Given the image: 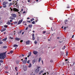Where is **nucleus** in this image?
Masks as SVG:
<instances>
[{
    "label": "nucleus",
    "mask_w": 75,
    "mask_h": 75,
    "mask_svg": "<svg viewBox=\"0 0 75 75\" xmlns=\"http://www.w3.org/2000/svg\"><path fill=\"white\" fill-rule=\"evenodd\" d=\"M6 52L4 53H0V59H4L6 57Z\"/></svg>",
    "instance_id": "f257e3e1"
},
{
    "label": "nucleus",
    "mask_w": 75,
    "mask_h": 75,
    "mask_svg": "<svg viewBox=\"0 0 75 75\" xmlns=\"http://www.w3.org/2000/svg\"><path fill=\"white\" fill-rule=\"evenodd\" d=\"M37 69H36L35 70V72L36 73H38V72L40 71V69L39 68H40V67H37Z\"/></svg>",
    "instance_id": "f03ea898"
},
{
    "label": "nucleus",
    "mask_w": 75,
    "mask_h": 75,
    "mask_svg": "<svg viewBox=\"0 0 75 75\" xmlns=\"http://www.w3.org/2000/svg\"><path fill=\"white\" fill-rule=\"evenodd\" d=\"M23 19H21L18 22V25H19V24H20L22 22H23Z\"/></svg>",
    "instance_id": "7ed1b4c3"
},
{
    "label": "nucleus",
    "mask_w": 75,
    "mask_h": 75,
    "mask_svg": "<svg viewBox=\"0 0 75 75\" xmlns=\"http://www.w3.org/2000/svg\"><path fill=\"white\" fill-rule=\"evenodd\" d=\"M13 10L14 11H16L17 12L19 11V10L18 9L15 8H13Z\"/></svg>",
    "instance_id": "20e7f679"
},
{
    "label": "nucleus",
    "mask_w": 75,
    "mask_h": 75,
    "mask_svg": "<svg viewBox=\"0 0 75 75\" xmlns=\"http://www.w3.org/2000/svg\"><path fill=\"white\" fill-rule=\"evenodd\" d=\"M11 16H12L13 17H15V18L17 17V15L16 14H11Z\"/></svg>",
    "instance_id": "39448f33"
},
{
    "label": "nucleus",
    "mask_w": 75,
    "mask_h": 75,
    "mask_svg": "<svg viewBox=\"0 0 75 75\" xmlns=\"http://www.w3.org/2000/svg\"><path fill=\"white\" fill-rule=\"evenodd\" d=\"M8 4V2L5 1V2H4L3 3V5L4 6L5 5H6V4Z\"/></svg>",
    "instance_id": "423d86ee"
},
{
    "label": "nucleus",
    "mask_w": 75,
    "mask_h": 75,
    "mask_svg": "<svg viewBox=\"0 0 75 75\" xmlns=\"http://www.w3.org/2000/svg\"><path fill=\"white\" fill-rule=\"evenodd\" d=\"M33 40H35V38H34V34L33 33L32 34Z\"/></svg>",
    "instance_id": "0eeeda50"
},
{
    "label": "nucleus",
    "mask_w": 75,
    "mask_h": 75,
    "mask_svg": "<svg viewBox=\"0 0 75 75\" xmlns=\"http://www.w3.org/2000/svg\"><path fill=\"white\" fill-rule=\"evenodd\" d=\"M33 53L34 54L36 55V54H37V53H38V52L36 51H34L33 52Z\"/></svg>",
    "instance_id": "6e6552de"
},
{
    "label": "nucleus",
    "mask_w": 75,
    "mask_h": 75,
    "mask_svg": "<svg viewBox=\"0 0 75 75\" xmlns=\"http://www.w3.org/2000/svg\"><path fill=\"white\" fill-rule=\"evenodd\" d=\"M18 46L17 45H13V47H15L16 48L18 47Z\"/></svg>",
    "instance_id": "1a4fd4ad"
},
{
    "label": "nucleus",
    "mask_w": 75,
    "mask_h": 75,
    "mask_svg": "<svg viewBox=\"0 0 75 75\" xmlns=\"http://www.w3.org/2000/svg\"><path fill=\"white\" fill-rule=\"evenodd\" d=\"M31 67H32L31 64V63L29 64V65L28 66V68H31Z\"/></svg>",
    "instance_id": "9d476101"
},
{
    "label": "nucleus",
    "mask_w": 75,
    "mask_h": 75,
    "mask_svg": "<svg viewBox=\"0 0 75 75\" xmlns=\"http://www.w3.org/2000/svg\"><path fill=\"white\" fill-rule=\"evenodd\" d=\"M26 44L27 45H28L30 44V41L28 40L26 42Z\"/></svg>",
    "instance_id": "9b49d317"
},
{
    "label": "nucleus",
    "mask_w": 75,
    "mask_h": 75,
    "mask_svg": "<svg viewBox=\"0 0 75 75\" xmlns=\"http://www.w3.org/2000/svg\"><path fill=\"white\" fill-rule=\"evenodd\" d=\"M19 62H20V61H19V60H16V64H19Z\"/></svg>",
    "instance_id": "f8f14e48"
},
{
    "label": "nucleus",
    "mask_w": 75,
    "mask_h": 75,
    "mask_svg": "<svg viewBox=\"0 0 75 75\" xmlns=\"http://www.w3.org/2000/svg\"><path fill=\"white\" fill-rule=\"evenodd\" d=\"M15 40H16L17 41H19L20 40V39L18 38H16Z\"/></svg>",
    "instance_id": "ddd939ff"
},
{
    "label": "nucleus",
    "mask_w": 75,
    "mask_h": 75,
    "mask_svg": "<svg viewBox=\"0 0 75 75\" xmlns=\"http://www.w3.org/2000/svg\"><path fill=\"white\" fill-rule=\"evenodd\" d=\"M23 63L24 64H25L27 62V60H25L24 61H23Z\"/></svg>",
    "instance_id": "4468645a"
},
{
    "label": "nucleus",
    "mask_w": 75,
    "mask_h": 75,
    "mask_svg": "<svg viewBox=\"0 0 75 75\" xmlns=\"http://www.w3.org/2000/svg\"><path fill=\"white\" fill-rule=\"evenodd\" d=\"M27 68L26 67H25L24 68V71H27Z\"/></svg>",
    "instance_id": "2eb2a0df"
},
{
    "label": "nucleus",
    "mask_w": 75,
    "mask_h": 75,
    "mask_svg": "<svg viewBox=\"0 0 75 75\" xmlns=\"http://www.w3.org/2000/svg\"><path fill=\"white\" fill-rule=\"evenodd\" d=\"M35 62H36V60H35V59H34L33 60V64H34V63H35Z\"/></svg>",
    "instance_id": "dca6fc26"
},
{
    "label": "nucleus",
    "mask_w": 75,
    "mask_h": 75,
    "mask_svg": "<svg viewBox=\"0 0 75 75\" xmlns=\"http://www.w3.org/2000/svg\"><path fill=\"white\" fill-rule=\"evenodd\" d=\"M10 19H11V20H14V18H13V17H11L10 18Z\"/></svg>",
    "instance_id": "f3484780"
},
{
    "label": "nucleus",
    "mask_w": 75,
    "mask_h": 75,
    "mask_svg": "<svg viewBox=\"0 0 75 75\" xmlns=\"http://www.w3.org/2000/svg\"><path fill=\"white\" fill-rule=\"evenodd\" d=\"M32 25H28V27H29V28H31L32 27Z\"/></svg>",
    "instance_id": "a211bd4d"
},
{
    "label": "nucleus",
    "mask_w": 75,
    "mask_h": 75,
    "mask_svg": "<svg viewBox=\"0 0 75 75\" xmlns=\"http://www.w3.org/2000/svg\"><path fill=\"white\" fill-rule=\"evenodd\" d=\"M7 24H8V25H9V24H10V22L9 21H8L6 23Z\"/></svg>",
    "instance_id": "6ab92c4d"
},
{
    "label": "nucleus",
    "mask_w": 75,
    "mask_h": 75,
    "mask_svg": "<svg viewBox=\"0 0 75 75\" xmlns=\"http://www.w3.org/2000/svg\"><path fill=\"white\" fill-rule=\"evenodd\" d=\"M47 74V75H48L49 74L48 73V72H47V73H44V74H43V75H46V74Z\"/></svg>",
    "instance_id": "aec40b11"
},
{
    "label": "nucleus",
    "mask_w": 75,
    "mask_h": 75,
    "mask_svg": "<svg viewBox=\"0 0 75 75\" xmlns=\"http://www.w3.org/2000/svg\"><path fill=\"white\" fill-rule=\"evenodd\" d=\"M34 18H32V19H30V21L31 22H32V21H34Z\"/></svg>",
    "instance_id": "412c9836"
},
{
    "label": "nucleus",
    "mask_w": 75,
    "mask_h": 75,
    "mask_svg": "<svg viewBox=\"0 0 75 75\" xmlns=\"http://www.w3.org/2000/svg\"><path fill=\"white\" fill-rule=\"evenodd\" d=\"M42 72H43V71L42 70L39 72V74H42Z\"/></svg>",
    "instance_id": "4be33fe9"
},
{
    "label": "nucleus",
    "mask_w": 75,
    "mask_h": 75,
    "mask_svg": "<svg viewBox=\"0 0 75 75\" xmlns=\"http://www.w3.org/2000/svg\"><path fill=\"white\" fill-rule=\"evenodd\" d=\"M41 58L40 57L39 59V62H40V61H41Z\"/></svg>",
    "instance_id": "5701e85b"
},
{
    "label": "nucleus",
    "mask_w": 75,
    "mask_h": 75,
    "mask_svg": "<svg viewBox=\"0 0 75 75\" xmlns=\"http://www.w3.org/2000/svg\"><path fill=\"white\" fill-rule=\"evenodd\" d=\"M7 40V38H6L2 40L3 41H6Z\"/></svg>",
    "instance_id": "b1692460"
},
{
    "label": "nucleus",
    "mask_w": 75,
    "mask_h": 75,
    "mask_svg": "<svg viewBox=\"0 0 75 75\" xmlns=\"http://www.w3.org/2000/svg\"><path fill=\"white\" fill-rule=\"evenodd\" d=\"M11 5H12V3H10L9 5V7H10Z\"/></svg>",
    "instance_id": "393cba45"
},
{
    "label": "nucleus",
    "mask_w": 75,
    "mask_h": 75,
    "mask_svg": "<svg viewBox=\"0 0 75 75\" xmlns=\"http://www.w3.org/2000/svg\"><path fill=\"white\" fill-rule=\"evenodd\" d=\"M4 27H5V28H7V27H8V26L7 25H4Z\"/></svg>",
    "instance_id": "a878e982"
},
{
    "label": "nucleus",
    "mask_w": 75,
    "mask_h": 75,
    "mask_svg": "<svg viewBox=\"0 0 75 75\" xmlns=\"http://www.w3.org/2000/svg\"><path fill=\"white\" fill-rule=\"evenodd\" d=\"M3 48H4L5 49L6 48H7V46H3Z\"/></svg>",
    "instance_id": "bb28decb"
},
{
    "label": "nucleus",
    "mask_w": 75,
    "mask_h": 75,
    "mask_svg": "<svg viewBox=\"0 0 75 75\" xmlns=\"http://www.w3.org/2000/svg\"><path fill=\"white\" fill-rule=\"evenodd\" d=\"M32 24H35V21H33L32 22Z\"/></svg>",
    "instance_id": "cd10ccee"
},
{
    "label": "nucleus",
    "mask_w": 75,
    "mask_h": 75,
    "mask_svg": "<svg viewBox=\"0 0 75 75\" xmlns=\"http://www.w3.org/2000/svg\"><path fill=\"white\" fill-rule=\"evenodd\" d=\"M30 60L28 61L27 62V64H29V63H30Z\"/></svg>",
    "instance_id": "c85d7f7f"
},
{
    "label": "nucleus",
    "mask_w": 75,
    "mask_h": 75,
    "mask_svg": "<svg viewBox=\"0 0 75 75\" xmlns=\"http://www.w3.org/2000/svg\"><path fill=\"white\" fill-rule=\"evenodd\" d=\"M35 44H37V41H35Z\"/></svg>",
    "instance_id": "c756f323"
},
{
    "label": "nucleus",
    "mask_w": 75,
    "mask_h": 75,
    "mask_svg": "<svg viewBox=\"0 0 75 75\" xmlns=\"http://www.w3.org/2000/svg\"><path fill=\"white\" fill-rule=\"evenodd\" d=\"M3 44V42H1V41H0V44Z\"/></svg>",
    "instance_id": "7c9ffc66"
},
{
    "label": "nucleus",
    "mask_w": 75,
    "mask_h": 75,
    "mask_svg": "<svg viewBox=\"0 0 75 75\" xmlns=\"http://www.w3.org/2000/svg\"><path fill=\"white\" fill-rule=\"evenodd\" d=\"M17 67H15V69H16V71H17Z\"/></svg>",
    "instance_id": "2f4dec72"
},
{
    "label": "nucleus",
    "mask_w": 75,
    "mask_h": 75,
    "mask_svg": "<svg viewBox=\"0 0 75 75\" xmlns=\"http://www.w3.org/2000/svg\"><path fill=\"white\" fill-rule=\"evenodd\" d=\"M45 33H46V31H44L43 32V34H45Z\"/></svg>",
    "instance_id": "473e14b6"
},
{
    "label": "nucleus",
    "mask_w": 75,
    "mask_h": 75,
    "mask_svg": "<svg viewBox=\"0 0 75 75\" xmlns=\"http://www.w3.org/2000/svg\"><path fill=\"white\" fill-rule=\"evenodd\" d=\"M6 5H5L3 6V7H4V8H6Z\"/></svg>",
    "instance_id": "72a5a7b5"
},
{
    "label": "nucleus",
    "mask_w": 75,
    "mask_h": 75,
    "mask_svg": "<svg viewBox=\"0 0 75 75\" xmlns=\"http://www.w3.org/2000/svg\"><path fill=\"white\" fill-rule=\"evenodd\" d=\"M3 30H4V31H6V28H4Z\"/></svg>",
    "instance_id": "f704fd0d"
},
{
    "label": "nucleus",
    "mask_w": 75,
    "mask_h": 75,
    "mask_svg": "<svg viewBox=\"0 0 75 75\" xmlns=\"http://www.w3.org/2000/svg\"><path fill=\"white\" fill-rule=\"evenodd\" d=\"M65 48H64V47H63L62 48V50H65Z\"/></svg>",
    "instance_id": "c9c22d12"
},
{
    "label": "nucleus",
    "mask_w": 75,
    "mask_h": 75,
    "mask_svg": "<svg viewBox=\"0 0 75 75\" xmlns=\"http://www.w3.org/2000/svg\"><path fill=\"white\" fill-rule=\"evenodd\" d=\"M3 62V60H0V62Z\"/></svg>",
    "instance_id": "e433bc0d"
},
{
    "label": "nucleus",
    "mask_w": 75,
    "mask_h": 75,
    "mask_svg": "<svg viewBox=\"0 0 75 75\" xmlns=\"http://www.w3.org/2000/svg\"><path fill=\"white\" fill-rule=\"evenodd\" d=\"M66 55H67V56H68V52H66Z\"/></svg>",
    "instance_id": "4c0bfd02"
},
{
    "label": "nucleus",
    "mask_w": 75,
    "mask_h": 75,
    "mask_svg": "<svg viewBox=\"0 0 75 75\" xmlns=\"http://www.w3.org/2000/svg\"><path fill=\"white\" fill-rule=\"evenodd\" d=\"M13 51H10V53H11V54H12L13 53Z\"/></svg>",
    "instance_id": "58836bf2"
},
{
    "label": "nucleus",
    "mask_w": 75,
    "mask_h": 75,
    "mask_svg": "<svg viewBox=\"0 0 75 75\" xmlns=\"http://www.w3.org/2000/svg\"><path fill=\"white\" fill-rule=\"evenodd\" d=\"M9 38H10V39H13V38H11V37H9Z\"/></svg>",
    "instance_id": "ea45409f"
},
{
    "label": "nucleus",
    "mask_w": 75,
    "mask_h": 75,
    "mask_svg": "<svg viewBox=\"0 0 75 75\" xmlns=\"http://www.w3.org/2000/svg\"><path fill=\"white\" fill-rule=\"evenodd\" d=\"M50 62H53V60H50Z\"/></svg>",
    "instance_id": "a19ab883"
},
{
    "label": "nucleus",
    "mask_w": 75,
    "mask_h": 75,
    "mask_svg": "<svg viewBox=\"0 0 75 75\" xmlns=\"http://www.w3.org/2000/svg\"><path fill=\"white\" fill-rule=\"evenodd\" d=\"M66 28H67V27H64V30H65L66 29Z\"/></svg>",
    "instance_id": "79ce46f5"
},
{
    "label": "nucleus",
    "mask_w": 75,
    "mask_h": 75,
    "mask_svg": "<svg viewBox=\"0 0 75 75\" xmlns=\"http://www.w3.org/2000/svg\"><path fill=\"white\" fill-rule=\"evenodd\" d=\"M10 9H11V11H13V9L11 8H10Z\"/></svg>",
    "instance_id": "37998d69"
},
{
    "label": "nucleus",
    "mask_w": 75,
    "mask_h": 75,
    "mask_svg": "<svg viewBox=\"0 0 75 75\" xmlns=\"http://www.w3.org/2000/svg\"><path fill=\"white\" fill-rule=\"evenodd\" d=\"M74 35H73L72 36V38H74Z\"/></svg>",
    "instance_id": "c03bdc74"
},
{
    "label": "nucleus",
    "mask_w": 75,
    "mask_h": 75,
    "mask_svg": "<svg viewBox=\"0 0 75 75\" xmlns=\"http://www.w3.org/2000/svg\"><path fill=\"white\" fill-rule=\"evenodd\" d=\"M3 31H4V30H1V32H3Z\"/></svg>",
    "instance_id": "a18cd8bd"
},
{
    "label": "nucleus",
    "mask_w": 75,
    "mask_h": 75,
    "mask_svg": "<svg viewBox=\"0 0 75 75\" xmlns=\"http://www.w3.org/2000/svg\"><path fill=\"white\" fill-rule=\"evenodd\" d=\"M28 29V27H26L25 29V30H27Z\"/></svg>",
    "instance_id": "49530a36"
},
{
    "label": "nucleus",
    "mask_w": 75,
    "mask_h": 75,
    "mask_svg": "<svg viewBox=\"0 0 75 75\" xmlns=\"http://www.w3.org/2000/svg\"><path fill=\"white\" fill-rule=\"evenodd\" d=\"M42 64H43V61H42Z\"/></svg>",
    "instance_id": "de8ad7c7"
},
{
    "label": "nucleus",
    "mask_w": 75,
    "mask_h": 75,
    "mask_svg": "<svg viewBox=\"0 0 75 75\" xmlns=\"http://www.w3.org/2000/svg\"><path fill=\"white\" fill-rule=\"evenodd\" d=\"M24 13H25V11L23 12V14H24Z\"/></svg>",
    "instance_id": "09e8293b"
},
{
    "label": "nucleus",
    "mask_w": 75,
    "mask_h": 75,
    "mask_svg": "<svg viewBox=\"0 0 75 75\" xmlns=\"http://www.w3.org/2000/svg\"><path fill=\"white\" fill-rule=\"evenodd\" d=\"M23 40H21L20 41L21 42H23Z\"/></svg>",
    "instance_id": "8fccbe9b"
},
{
    "label": "nucleus",
    "mask_w": 75,
    "mask_h": 75,
    "mask_svg": "<svg viewBox=\"0 0 75 75\" xmlns=\"http://www.w3.org/2000/svg\"><path fill=\"white\" fill-rule=\"evenodd\" d=\"M10 22H11L12 21H13V20H11L10 21Z\"/></svg>",
    "instance_id": "3c124183"
},
{
    "label": "nucleus",
    "mask_w": 75,
    "mask_h": 75,
    "mask_svg": "<svg viewBox=\"0 0 75 75\" xmlns=\"http://www.w3.org/2000/svg\"><path fill=\"white\" fill-rule=\"evenodd\" d=\"M27 22H28V23H30V21H28Z\"/></svg>",
    "instance_id": "603ef678"
},
{
    "label": "nucleus",
    "mask_w": 75,
    "mask_h": 75,
    "mask_svg": "<svg viewBox=\"0 0 75 75\" xmlns=\"http://www.w3.org/2000/svg\"><path fill=\"white\" fill-rule=\"evenodd\" d=\"M67 8H69V6H67Z\"/></svg>",
    "instance_id": "864d4df0"
},
{
    "label": "nucleus",
    "mask_w": 75,
    "mask_h": 75,
    "mask_svg": "<svg viewBox=\"0 0 75 75\" xmlns=\"http://www.w3.org/2000/svg\"><path fill=\"white\" fill-rule=\"evenodd\" d=\"M17 22L16 21L15 22V24H17Z\"/></svg>",
    "instance_id": "5fc2aeb1"
},
{
    "label": "nucleus",
    "mask_w": 75,
    "mask_h": 75,
    "mask_svg": "<svg viewBox=\"0 0 75 75\" xmlns=\"http://www.w3.org/2000/svg\"><path fill=\"white\" fill-rule=\"evenodd\" d=\"M50 20H52V19L50 17Z\"/></svg>",
    "instance_id": "6e6d98bb"
},
{
    "label": "nucleus",
    "mask_w": 75,
    "mask_h": 75,
    "mask_svg": "<svg viewBox=\"0 0 75 75\" xmlns=\"http://www.w3.org/2000/svg\"><path fill=\"white\" fill-rule=\"evenodd\" d=\"M6 32H4V34H6Z\"/></svg>",
    "instance_id": "4d7b16f0"
},
{
    "label": "nucleus",
    "mask_w": 75,
    "mask_h": 75,
    "mask_svg": "<svg viewBox=\"0 0 75 75\" xmlns=\"http://www.w3.org/2000/svg\"><path fill=\"white\" fill-rule=\"evenodd\" d=\"M28 55H29V56H31V54L30 53L29 54H28Z\"/></svg>",
    "instance_id": "13d9d810"
},
{
    "label": "nucleus",
    "mask_w": 75,
    "mask_h": 75,
    "mask_svg": "<svg viewBox=\"0 0 75 75\" xmlns=\"http://www.w3.org/2000/svg\"><path fill=\"white\" fill-rule=\"evenodd\" d=\"M25 59H27V57H26L25 58Z\"/></svg>",
    "instance_id": "bf43d9fd"
},
{
    "label": "nucleus",
    "mask_w": 75,
    "mask_h": 75,
    "mask_svg": "<svg viewBox=\"0 0 75 75\" xmlns=\"http://www.w3.org/2000/svg\"><path fill=\"white\" fill-rule=\"evenodd\" d=\"M57 39H59V37H57Z\"/></svg>",
    "instance_id": "052dcab7"
},
{
    "label": "nucleus",
    "mask_w": 75,
    "mask_h": 75,
    "mask_svg": "<svg viewBox=\"0 0 75 75\" xmlns=\"http://www.w3.org/2000/svg\"><path fill=\"white\" fill-rule=\"evenodd\" d=\"M22 57H24V55L23 54H22Z\"/></svg>",
    "instance_id": "680f3d73"
},
{
    "label": "nucleus",
    "mask_w": 75,
    "mask_h": 75,
    "mask_svg": "<svg viewBox=\"0 0 75 75\" xmlns=\"http://www.w3.org/2000/svg\"><path fill=\"white\" fill-rule=\"evenodd\" d=\"M65 60L66 61H68V59H66Z\"/></svg>",
    "instance_id": "e2e57ef3"
},
{
    "label": "nucleus",
    "mask_w": 75,
    "mask_h": 75,
    "mask_svg": "<svg viewBox=\"0 0 75 75\" xmlns=\"http://www.w3.org/2000/svg\"><path fill=\"white\" fill-rule=\"evenodd\" d=\"M28 2H30V0H28Z\"/></svg>",
    "instance_id": "0e129e2a"
},
{
    "label": "nucleus",
    "mask_w": 75,
    "mask_h": 75,
    "mask_svg": "<svg viewBox=\"0 0 75 75\" xmlns=\"http://www.w3.org/2000/svg\"><path fill=\"white\" fill-rule=\"evenodd\" d=\"M2 8V7L1 6H0V8Z\"/></svg>",
    "instance_id": "69168bd1"
},
{
    "label": "nucleus",
    "mask_w": 75,
    "mask_h": 75,
    "mask_svg": "<svg viewBox=\"0 0 75 75\" xmlns=\"http://www.w3.org/2000/svg\"><path fill=\"white\" fill-rule=\"evenodd\" d=\"M19 33H21V31H20Z\"/></svg>",
    "instance_id": "338daca9"
},
{
    "label": "nucleus",
    "mask_w": 75,
    "mask_h": 75,
    "mask_svg": "<svg viewBox=\"0 0 75 75\" xmlns=\"http://www.w3.org/2000/svg\"><path fill=\"white\" fill-rule=\"evenodd\" d=\"M22 34H24V32H23L22 33Z\"/></svg>",
    "instance_id": "774afa93"
}]
</instances>
